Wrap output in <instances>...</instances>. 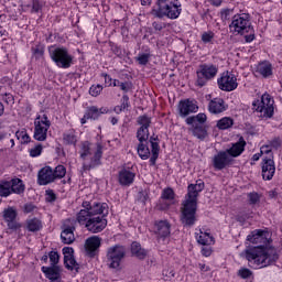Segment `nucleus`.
Here are the masks:
<instances>
[{
	"label": "nucleus",
	"mask_w": 282,
	"mask_h": 282,
	"mask_svg": "<svg viewBox=\"0 0 282 282\" xmlns=\"http://www.w3.org/2000/svg\"><path fill=\"white\" fill-rule=\"evenodd\" d=\"M109 205L107 203L84 200L80 210L76 214V221L79 226H85L88 232L98 235L107 228V217Z\"/></svg>",
	"instance_id": "obj_1"
},
{
	"label": "nucleus",
	"mask_w": 282,
	"mask_h": 282,
	"mask_svg": "<svg viewBox=\"0 0 282 282\" xmlns=\"http://www.w3.org/2000/svg\"><path fill=\"white\" fill-rule=\"evenodd\" d=\"M247 241L259 245L256 247H249L245 251L247 261L252 263L254 268H268V265H272V263L276 261L272 259V256H270V252L268 251L270 240L265 237V230L254 229L247 236Z\"/></svg>",
	"instance_id": "obj_2"
},
{
	"label": "nucleus",
	"mask_w": 282,
	"mask_h": 282,
	"mask_svg": "<svg viewBox=\"0 0 282 282\" xmlns=\"http://www.w3.org/2000/svg\"><path fill=\"white\" fill-rule=\"evenodd\" d=\"M229 32L234 36H245V43H252L257 39L254 26H252L250 14L248 13L235 14L229 24Z\"/></svg>",
	"instance_id": "obj_3"
},
{
	"label": "nucleus",
	"mask_w": 282,
	"mask_h": 282,
	"mask_svg": "<svg viewBox=\"0 0 282 282\" xmlns=\"http://www.w3.org/2000/svg\"><path fill=\"white\" fill-rule=\"evenodd\" d=\"M150 14L154 19H170L175 21L182 14V2L180 0H156Z\"/></svg>",
	"instance_id": "obj_4"
},
{
	"label": "nucleus",
	"mask_w": 282,
	"mask_h": 282,
	"mask_svg": "<svg viewBox=\"0 0 282 282\" xmlns=\"http://www.w3.org/2000/svg\"><path fill=\"white\" fill-rule=\"evenodd\" d=\"M206 120H208V117L204 112L187 117L185 120L186 124L192 127L191 132L194 138L200 140V142H204V140L208 138V126H206Z\"/></svg>",
	"instance_id": "obj_5"
},
{
	"label": "nucleus",
	"mask_w": 282,
	"mask_h": 282,
	"mask_svg": "<svg viewBox=\"0 0 282 282\" xmlns=\"http://www.w3.org/2000/svg\"><path fill=\"white\" fill-rule=\"evenodd\" d=\"M51 61L54 62L59 69H69L74 65V55L69 53V48L65 46H57L48 48Z\"/></svg>",
	"instance_id": "obj_6"
},
{
	"label": "nucleus",
	"mask_w": 282,
	"mask_h": 282,
	"mask_svg": "<svg viewBox=\"0 0 282 282\" xmlns=\"http://www.w3.org/2000/svg\"><path fill=\"white\" fill-rule=\"evenodd\" d=\"M219 74V66L213 63H204L196 69V87H206L210 80H215Z\"/></svg>",
	"instance_id": "obj_7"
},
{
	"label": "nucleus",
	"mask_w": 282,
	"mask_h": 282,
	"mask_svg": "<svg viewBox=\"0 0 282 282\" xmlns=\"http://www.w3.org/2000/svg\"><path fill=\"white\" fill-rule=\"evenodd\" d=\"M180 221L184 228H193L197 224V203L193 200L182 203Z\"/></svg>",
	"instance_id": "obj_8"
},
{
	"label": "nucleus",
	"mask_w": 282,
	"mask_h": 282,
	"mask_svg": "<svg viewBox=\"0 0 282 282\" xmlns=\"http://www.w3.org/2000/svg\"><path fill=\"white\" fill-rule=\"evenodd\" d=\"M252 107L261 118H272L274 116V99L268 93L261 96V100H254Z\"/></svg>",
	"instance_id": "obj_9"
},
{
	"label": "nucleus",
	"mask_w": 282,
	"mask_h": 282,
	"mask_svg": "<svg viewBox=\"0 0 282 282\" xmlns=\"http://www.w3.org/2000/svg\"><path fill=\"white\" fill-rule=\"evenodd\" d=\"M124 257H127V248L122 245H115L107 249L106 259L111 270H118Z\"/></svg>",
	"instance_id": "obj_10"
},
{
	"label": "nucleus",
	"mask_w": 282,
	"mask_h": 282,
	"mask_svg": "<svg viewBox=\"0 0 282 282\" xmlns=\"http://www.w3.org/2000/svg\"><path fill=\"white\" fill-rule=\"evenodd\" d=\"M50 127H52V121H50L47 115H39L34 120V140L37 142H45V140H47V131H50Z\"/></svg>",
	"instance_id": "obj_11"
},
{
	"label": "nucleus",
	"mask_w": 282,
	"mask_h": 282,
	"mask_svg": "<svg viewBox=\"0 0 282 282\" xmlns=\"http://www.w3.org/2000/svg\"><path fill=\"white\" fill-rule=\"evenodd\" d=\"M217 86L220 91H235L239 87L237 83V75L230 70H225L220 74V77L217 78Z\"/></svg>",
	"instance_id": "obj_12"
},
{
	"label": "nucleus",
	"mask_w": 282,
	"mask_h": 282,
	"mask_svg": "<svg viewBox=\"0 0 282 282\" xmlns=\"http://www.w3.org/2000/svg\"><path fill=\"white\" fill-rule=\"evenodd\" d=\"M100 246H102V238L99 236H90L85 240L84 249L89 259H95L100 254Z\"/></svg>",
	"instance_id": "obj_13"
},
{
	"label": "nucleus",
	"mask_w": 282,
	"mask_h": 282,
	"mask_svg": "<svg viewBox=\"0 0 282 282\" xmlns=\"http://www.w3.org/2000/svg\"><path fill=\"white\" fill-rule=\"evenodd\" d=\"M17 217H19V212L14 206H8L2 212V218L9 230H19L21 228V223L17 221Z\"/></svg>",
	"instance_id": "obj_14"
},
{
	"label": "nucleus",
	"mask_w": 282,
	"mask_h": 282,
	"mask_svg": "<svg viewBox=\"0 0 282 282\" xmlns=\"http://www.w3.org/2000/svg\"><path fill=\"white\" fill-rule=\"evenodd\" d=\"M105 147H102L101 142L96 143V151L94 152L93 158L89 163H83L82 171H94V169H98V166H102V153Z\"/></svg>",
	"instance_id": "obj_15"
},
{
	"label": "nucleus",
	"mask_w": 282,
	"mask_h": 282,
	"mask_svg": "<svg viewBox=\"0 0 282 282\" xmlns=\"http://www.w3.org/2000/svg\"><path fill=\"white\" fill-rule=\"evenodd\" d=\"M234 163H235V159H231L226 150L219 151L213 158V166L215 171H224V169H228V166H232Z\"/></svg>",
	"instance_id": "obj_16"
},
{
	"label": "nucleus",
	"mask_w": 282,
	"mask_h": 282,
	"mask_svg": "<svg viewBox=\"0 0 282 282\" xmlns=\"http://www.w3.org/2000/svg\"><path fill=\"white\" fill-rule=\"evenodd\" d=\"M260 166L263 182H272L276 174V163H274V160L262 159Z\"/></svg>",
	"instance_id": "obj_17"
},
{
	"label": "nucleus",
	"mask_w": 282,
	"mask_h": 282,
	"mask_svg": "<svg viewBox=\"0 0 282 282\" xmlns=\"http://www.w3.org/2000/svg\"><path fill=\"white\" fill-rule=\"evenodd\" d=\"M197 111H199V106H197V101L193 99H182L178 102V113L181 118H186V116L197 113Z\"/></svg>",
	"instance_id": "obj_18"
},
{
	"label": "nucleus",
	"mask_w": 282,
	"mask_h": 282,
	"mask_svg": "<svg viewBox=\"0 0 282 282\" xmlns=\"http://www.w3.org/2000/svg\"><path fill=\"white\" fill-rule=\"evenodd\" d=\"M69 220H66L62 226V232H61V239L62 243H65L66 246H72L74 241H76V236H74V232H76V226L74 223L70 225L67 224Z\"/></svg>",
	"instance_id": "obj_19"
},
{
	"label": "nucleus",
	"mask_w": 282,
	"mask_h": 282,
	"mask_svg": "<svg viewBox=\"0 0 282 282\" xmlns=\"http://www.w3.org/2000/svg\"><path fill=\"white\" fill-rule=\"evenodd\" d=\"M53 182H56L54 178V169L50 165L42 167L37 173L39 186H47V184H53Z\"/></svg>",
	"instance_id": "obj_20"
},
{
	"label": "nucleus",
	"mask_w": 282,
	"mask_h": 282,
	"mask_svg": "<svg viewBox=\"0 0 282 282\" xmlns=\"http://www.w3.org/2000/svg\"><path fill=\"white\" fill-rule=\"evenodd\" d=\"M209 113H213L214 116H218V113H224V111L228 110V105H226V101L221 97H215L209 100L208 107H207Z\"/></svg>",
	"instance_id": "obj_21"
},
{
	"label": "nucleus",
	"mask_w": 282,
	"mask_h": 282,
	"mask_svg": "<svg viewBox=\"0 0 282 282\" xmlns=\"http://www.w3.org/2000/svg\"><path fill=\"white\" fill-rule=\"evenodd\" d=\"M154 228V234L159 239H166L167 237H171V223H169V220H155Z\"/></svg>",
	"instance_id": "obj_22"
},
{
	"label": "nucleus",
	"mask_w": 282,
	"mask_h": 282,
	"mask_svg": "<svg viewBox=\"0 0 282 282\" xmlns=\"http://www.w3.org/2000/svg\"><path fill=\"white\" fill-rule=\"evenodd\" d=\"M246 139L243 137H240L236 143H231V147L227 150H225L231 159L239 158L243 154V151H246L247 147Z\"/></svg>",
	"instance_id": "obj_23"
},
{
	"label": "nucleus",
	"mask_w": 282,
	"mask_h": 282,
	"mask_svg": "<svg viewBox=\"0 0 282 282\" xmlns=\"http://www.w3.org/2000/svg\"><path fill=\"white\" fill-rule=\"evenodd\" d=\"M150 143L151 145V158L149 160L150 166H155L158 164V158H160V138L156 137H150L148 139V144Z\"/></svg>",
	"instance_id": "obj_24"
},
{
	"label": "nucleus",
	"mask_w": 282,
	"mask_h": 282,
	"mask_svg": "<svg viewBox=\"0 0 282 282\" xmlns=\"http://www.w3.org/2000/svg\"><path fill=\"white\" fill-rule=\"evenodd\" d=\"M118 182L120 186H131L135 182V172L123 167L119 171Z\"/></svg>",
	"instance_id": "obj_25"
},
{
	"label": "nucleus",
	"mask_w": 282,
	"mask_h": 282,
	"mask_svg": "<svg viewBox=\"0 0 282 282\" xmlns=\"http://www.w3.org/2000/svg\"><path fill=\"white\" fill-rule=\"evenodd\" d=\"M41 271L44 276L48 279L51 282H61V267L59 265H51V267H42Z\"/></svg>",
	"instance_id": "obj_26"
},
{
	"label": "nucleus",
	"mask_w": 282,
	"mask_h": 282,
	"mask_svg": "<svg viewBox=\"0 0 282 282\" xmlns=\"http://www.w3.org/2000/svg\"><path fill=\"white\" fill-rule=\"evenodd\" d=\"M256 74H258V76H262L263 78H270V76L274 74L272 63H270V61L259 62L256 65Z\"/></svg>",
	"instance_id": "obj_27"
},
{
	"label": "nucleus",
	"mask_w": 282,
	"mask_h": 282,
	"mask_svg": "<svg viewBox=\"0 0 282 282\" xmlns=\"http://www.w3.org/2000/svg\"><path fill=\"white\" fill-rule=\"evenodd\" d=\"M130 252L131 257H135V259H139V261H144V259H147V254H149V251L142 248V245H140L138 241H133L131 243Z\"/></svg>",
	"instance_id": "obj_28"
},
{
	"label": "nucleus",
	"mask_w": 282,
	"mask_h": 282,
	"mask_svg": "<svg viewBox=\"0 0 282 282\" xmlns=\"http://www.w3.org/2000/svg\"><path fill=\"white\" fill-rule=\"evenodd\" d=\"M195 239L199 246H213L215 243V237L208 231H202V229L199 232H195Z\"/></svg>",
	"instance_id": "obj_29"
},
{
	"label": "nucleus",
	"mask_w": 282,
	"mask_h": 282,
	"mask_svg": "<svg viewBox=\"0 0 282 282\" xmlns=\"http://www.w3.org/2000/svg\"><path fill=\"white\" fill-rule=\"evenodd\" d=\"M108 111L109 109L105 107L98 108L96 106H90L85 111V118H87V120H98L102 113H108Z\"/></svg>",
	"instance_id": "obj_30"
},
{
	"label": "nucleus",
	"mask_w": 282,
	"mask_h": 282,
	"mask_svg": "<svg viewBox=\"0 0 282 282\" xmlns=\"http://www.w3.org/2000/svg\"><path fill=\"white\" fill-rule=\"evenodd\" d=\"M24 228L28 232H41L43 230V221L37 217L29 218L25 220Z\"/></svg>",
	"instance_id": "obj_31"
},
{
	"label": "nucleus",
	"mask_w": 282,
	"mask_h": 282,
	"mask_svg": "<svg viewBox=\"0 0 282 282\" xmlns=\"http://www.w3.org/2000/svg\"><path fill=\"white\" fill-rule=\"evenodd\" d=\"M12 195H23L25 193V183L19 177L9 181Z\"/></svg>",
	"instance_id": "obj_32"
},
{
	"label": "nucleus",
	"mask_w": 282,
	"mask_h": 282,
	"mask_svg": "<svg viewBox=\"0 0 282 282\" xmlns=\"http://www.w3.org/2000/svg\"><path fill=\"white\" fill-rule=\"evenodd\" d=\"M137 155L141 160H149L153 153L151 152V149H149V141H139L137 145Z\"/></svg>",
	"instance_id": "obj_33"
},
{
	"label": "nucleus",
	"mask_w": 282,
	"mask_h": 282,
	"mask_svg": "<svg viewBox=\"0 0 282 282\" xmlns=\"http://www.w3.org/2000/svg\"><path fill=\"white\" fill-rule=\"evenodd\" d=\"M216 127L219 131H228V129L235 127V119L231 117H223L217 121Z\"/></svg>",
	"instance_id": "obj_34"
},
{
	"label": "nucleus",
	"mask_w": 282,
	"mask_h": 282,
	"mask_svg": "<svg viewBox=\"0 0 282 282\" xmlns=\"http://www.w3.org/2000/svg\"><path fill=\"white\" fill-rule=\"evenodd\" d=\"M63 142L66 147H76L78 144V137L76 130L72 129L63 134Z\"/></svg>",
	"instance_id": "obj_35"
},
{
	"label": "nucleus",
	"mask_w": 282,
	"mask_h": 282,
	"mask_svg": "<svg viewBox=\"0 0 282 282\" xmlns=\"http://www.w3.org/2000/svg\"><path fill=\"white\" fill-rule=\"evenodd\" d=\"M31 54H32V58H34L35 61H41L45 58V45L39 43L35 46H32Z\"/></svg>",
	"instance_id": "obj_36"
},
{
	"label": "nucleus",
	"mask_w": 282,
	"mask_h": 282,
	"mask_svg": "<svg viewBox=\"0 0 282 282\" xmlns=\"http://www.w3.org/2000/svg\"><path fill=\"white\" fill-rule=\"evenodd\" d=\"M187 191V199H185V202H194V204H197V197H199L197 185L189 184Z\"/></svg>",
	"instance_id": "obj_37"
},
{
	"label": "nucleus",
	"mask_w": 282,
	"mask_h": 282,
	"mask_svg": "<svg viewBox=\"0 0 282 282\" xmlns=\"http://www.w3.org/2000/svg\"><path fill=\"white\" fill-rule=\"evenodd\" d=\"M91 155V142L84 141L82 142L80 151H79V158L80 160H87Z\"/></svg>",
	"instance_id": "obj_38"
},
{
	"label": "nucleus",
	"mask_w": 282,
	"mask_h": 282,
	"mask_svg": "<svg viewBox=\"0 0 282 282\" xmlns=\"http://www.w3.org/2000/svg\"><path fill=\"white\" fill-rule=\"evenodd\" d=\"M10 195H12L10 181H0V197H10Z\"/></svg>",
	"instance_id": "obj_39"
},
{
	"label": "nucleus",
	"mask_w": 282,
	"mask_h": 282,
	"mask_svg": "<svg viewBox=\"0 0 282 282\" xmlns=\"http://www.w3.org/2000/svg\"><path fill=\"white\" fill-rule=\"evenodd\" d=\"M64 265L66 270H70L72 272H74V270L78 272L79 270L78 262H76L74 256L70 258H64Z\"/></svg>",
	"instance_id": "obj_40"
},
{
	"label": "nucleus",
	"mask_w": 282,
	"mask_h": 282,
	"mask_svg": "<svg viewBox=\"0 0 282 282\" xmlns=\"http://www.w3.org/2000/svg\"><path fill=\"white\" fill-rule=\"evenodd\" d=\"M249 206H257V204L261 203V194L258 192H250L247 194Z\"/></svg>",
	"instance_id": "obj_41"
},
{
	"label": "nucleus",
	"mask_w": 282,
	"mask_h": 282,
	"mask_svg": "<svg viewBox=\"0 0 282 282\" xmlns=\"http://www.w3.org/2000/svg\"><path fill=\"white\" fill-rule=\"evenodd\" d=\"M260 153L261 155H267L262 160H274V152H272V148L268 143L260 148Z\"/></svg>",
	"instance_id": "obj_42"
},
{
	"label": "nucleus",
	"mask_w": 282,
	"mask_h": 282,
	"mask_svg": "<svg viewBox=\"0 0 282 282\" xmlns=\"http://www.w3.org/2000/svg\"><path fill=\"white\" fill-rule=\"evenodd\" d=\"M53 174H54L55 181L63 180V177L67 175V167H65V165L59 164L53 170Z\"/></svg>",
	"instance_id": "obj_43"
},
{
	"label": "nucleus",
	"mask_w": 282,
	"mask_h": 282,
	"mask_svg": "<svg viewBox=\"0 0 282 282\" xmlns=\"http://www.w3.org/2000/svg\"><path fill=\"white\" fill-rule=\"evenodd\" d=\"M53 174H54L55 181L63 180V177L67 175V167H65V165L59 164L53 170Z\"/></svg>",
	"instance_id": "obj_44"
},
{
	"label": "nucleus",
	"mask_w": 282,
	"mask_h": 282,
	"mask_svg": "<svg viewBox=\"0 0 282 282\" xmlns=\"http://www.w3.org/2000/svg\"><path fill=\"white\" fill-rule=\"evenodd\" d=\"M149 128H139L137 130V140L139 142H149Z\"/></svg>",
	"instance_id": "obj_45"
},
{
	"label": "nucleus",
	"mask_w": 282,
	"mask_h": 282,
	"mask_svg": "<svg viewBox=\"0 0 282 282\" xmlns=\"http://www.w3.org/2000/svg\"><path fill=\"white\" fill-rule=\"evenodd\" d=\"M200 41L205 44L208 45L215 41V32L213 31H205L200 35Z\"/></svg>",
	"instance_id": "obj_46"
},
{
	"label": "nucleus",
	"mask_w": 282,
	"mask_h": 282,
	"mask_svg": "<svg viewBox=\"0 0 282 282\" xmlns=\"http://www.w3.org/2000/svg\"><path fill=\"white\" fill-rule=\"evenodd\" d=\"M137 122L141 129H149L151 127V118L147 115L139 116Z\"/></svg>",
	"instance_id": "obj_47"
},
{
	"label": "nucleus",
	"mask_w": 282,
	"mask_h": 282,
	"mask_svg": "<svg viewBox=\"0 0 282 282\" xmlns=\"http://www.w3.org/2000/svg\"><path fill=\"white\" fill-rule=\"evenodd\" d=\"M161 199H166L167 202H173L175 199V191L172 187H165L162 191Z\"/></svg>",
	"instance_id": "obj_48"
},
{
	"label": "nucleus",
	"mask_w": 282,
	"mask_h": 282,
	"mask_svg": "<svg viewBox=\"0 0 282 282\" xmlns=\"http://www.w3.org/2000/svg\"><path fill=\"white\" fill-rule=\"evenodd\" d=\"M30 158H41L43 154V144L37 143L29 150Z\"/></svg>",
	"instance_id": "obj_49"
},
{
	"label": "nucleus",
	"mask_w": 282,
	"mask_h": 282,
	"mask_svg": "<svg viewBox=\"0 0 282 282\" xmlns=\"http://www.w3.org/2000/svg\"><path fill=\"white\" fill-rule=\"evenodd\" d=\"M15 135L18 138V140H21L22 144H30L32 138L30 137V134H28V131L22 130V131H17Z\"/></svg>",
	"instance_id": "obj_50"
},
{
	"label": "nucleus",
	"mask_w": 282,
	"mask_h": 282,
	"mask_svg": "<svg viewBox=\"0 0 282 282\" xmlns=\"http://www.w3.org/2000/svg\"><path fill=\"white\" fill-rule=\"evenodd\" d=\"M102 89H105V87L100 84L91 85L89 88V94L93 96V98H98V96L102 94Z\"/></svg>",
	"instance_id": "obj_51"
},
{
	"label": "nucleus",
	"mask_w": 282,
	"mask_h": 282,
	"mask_svg": "<svg viewBox=\"0 0 282 282\" xmlns=\"http://www.w3.org/2000/svg\"><path fill=\"white\" fill-rule=\"evenodd\" d=\"M135 61L140 65H149V61H151V53H140L138 57H135Z\"/></svg>",
	"instance_id": "obj_52"
},
{
	"label": "nucleus",
	"mask_w": 282,
	"mask_h": 282,
	"mask_svg": "<svg viewBox=\"0 0 282 282\" xmlns=\"http://www.w3.org/2000/svg\"><path fill=\"white\" fill-rule=\"evenodd\" d=\"M48 259L51 265H58V262L61 261V254H58V251H50L48 252Z\"/></svg>",
	"instance_id": "obj_53"
},
{
	"label": "nucleus",
	"mask_w": 282,
	"mask_h": 282,
	"mask_svg": "<svg viewBox=\"0 0 282 282\" xmlns=\"http://www.w3.org/2000/svg\"><path fill=\"white\" fill-rule=\"evenodd\" d=\"M267 144L271 145V148L275 151H279V149H281L282 141L280 137H274L273 139L269 140Z\"/></svg>",
	"instance_id": "obj_54"
},
{
	"label": "nucleus",
	"mask_w": 282,
	"mask_h": 282,
	"mask_svg": "<svg viewBox=\"0 0 282 282\" xmlns=\"http://www.w3.org/2000/svg\"><path fill=\"white\" fill-rule=\"evenodd\" d=\"M119 88L121 91H123V94L127 95L128 91H131L133 89V83L129 80L121 82Z\"/></svg>",
	"instance_id": "obj_55"
},
{
	"label": "nucleus",
	"mask_w": 282,
	"mask_h": 282,
	"mask_svg": "<svg viewBox=\"0 0 282 282\" xmlns=\"http://www.w3.org/2000/svg\"><path fill=\"white\" fill-rule=\"evenodd\" d=\"M120 102L121 105L119 106L123 108V111H129V107H131V101H129V95L123 94Z\"/></svg>",
	"instance_id": "obj_56"
},
{
	"label": "nucleus",
	"mask_w": 282,
	"mask_h": 282,
	"mask_svg": "<svg viewBox=\"0 0 282 282\" xmlns=\"http://www.w3.org/2000/svg\"><path fill=\"white\" fill-rule=\"evenodd\" d=\"M238 276H240V279H250V276H252V271L248 268H241L238 270Z\"/></svg>",
	"instance_id": "obj_57"
},
{
	"label": "nucleus",
	"mask_w": 282,
	"mask_h": 282,
	"mask_svg": "<svg viewBox=\"0 0 282 282\" xmlns=\"http://www.w3.org/2000/svg\"><path fill=\"white\" fill-rule=\"evenodd\" d=\"M36 210V205L33 203H26L23 206V213L24 215H30V213H34Z\"/></svg>",
	"instance_id": "obj_58"
},
{
	"label": "nucleus",
	"mask_w": 282,
	"mask_h": 282,
	"mask_svg": "<svg viewBox=\"0 0 282 282\" xmlns=\"http://www.w3.org/2000/svg\"><path fill=\"white\" fill-rule=\"evenodd\" d=\"M45 193H46V202L48 204L56 202V193H54V189H47Z\"/></svg>",
	"instance_id": "obj_59"
},
{
	"label": "nucleus",
	"mask_w": 282,
	"mask_h": 282,
	"mask_svg": "<svg viewBox=\"0 0 282 282\" xmlns=\"http://www.w3.org/2000/svg\"><path fill=\"white\" fill-rule=\"evenodd\" d=\"M152 28L155 32H162L166 28V24L162 21H154Z\"/></svg>",
	"instance_id": "obj_60"
},
{
	"label": "nucleus",
	"mask_w": 282,
	"mask_h": 282,
	"mask_svg": "<svg viewBox=\"0 0 282 282\" xmlns=\"http://www.w3.org/2000/svg\"><path fill=\"white\" fill-rule=\"evenodd\" d=\"M100 77L104 78V80H105V87H111V85L113 83V78H111V75H109L107 73H101Z\"/></svg>",
	"instance_id": "obj_61"
},
{
	"label": "nucleus",
	"mask_w": 282,
	"mask_h": 282,
	"mask_svg": "<svg viewBox=\"0 0 282 282\" xmlns=\"http://www.w3.org/2000/svg\"><path fill=\"white\" fill-rule=\"evenodd\" d=\"M62 252L64 254V259L74 257V248H72V247H64L62 249Z\"/></svg>",
	"instance_id": "obj_62"
},
{
	"label": "nucleus",
	"mask_w": 282,
	"mask_h": 282,
	"mask_svg": "<svg viewBox=\"0 0 282 282\" xmlns=\"http://www.w3.org/2000/svg\"><path fill=\"white\" fill-rule=\"evenodd\" d=\"M200 254L206 258L210 257V254H213V247H203L200 249Z\"/></svg>",
	"instance_id": "obj_63"
},
{
	"label": "nucleus",
	"mask_w": 282,
	"mask_h": 282,
	"mask_svg": "<svg viewBox=\"0 0 282 282\" xmlns=\"http://www.w3.org/2000/svg\"><path fill=\"white\" fill-rule=\"evenodd\" d=\"M3 96H4L3 100L4 102H7V105L14 102V96H12V94L4 93Z\"/></svg>",
	"instance_id": "obj_64"
}]
</instances>
